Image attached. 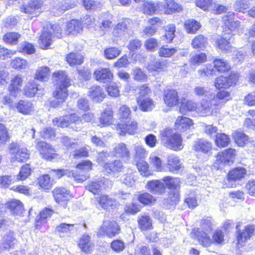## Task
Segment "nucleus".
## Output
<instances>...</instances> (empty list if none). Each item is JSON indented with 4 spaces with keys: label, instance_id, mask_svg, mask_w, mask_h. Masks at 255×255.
Here are the masks:
<instances>
[{
    "label": "nucleus",
    "instance_id": "obj_1",
    "mask_svg": "<svg viewBox=\"0 0 255 255\" xmlns=\"http://www.w3.org/2000/svg\"><path fill=\"white\" fill-rule=\"evenodd\" d=\"M53 78L56 86V90L53 92L55 99L50 102V105L52 107H58L65 102L67 97V88L70 85V79L68 75L62 71L54 72Z\"/></svg>",
    "mask_w": 255,
    "mask_h": 255
},
{
    "label": "nucleus",
    "instance_id": "obj_2",
    "mask_svg": "<svg viewBox=\"0 0 255 255\" xmlns=\"http://www.w3.org/2000/svg\"><path fill=\"white\" fill-rule=\"evenodd\" d=\"M92 162L89 160H83L76 166L77 171H73L69 170L52 169L50 171L51 176L59 179L64 175L72 177L78 182H83L89 177L88 171L92 169Z\"/></svg>",
    "mask_w": 255,
    "mask_h": 255
},
{
    "label": "nucleus",
    "instance_id": "obj_3",
    "mask_svg": "<svg viewBox=\"0 0 255 255\" xmlns=\"http://www.w3.org/2000/svg\"><path fill=\"white\" fill-rule=\"evenodd\" d=\"M230 96L229 93L223 90L219 92L216 95L212 93L209 95L208 99L202 102V105L198 108L199 112L202 115H211L217 112L218 106L222 104L223 100H228Z\"/></svg>",
    "mask_w": 255,
    "mask_h": 255
},
{
    "label": "nucleus",
    "instance_id": "obj_4",
    "mask_svg": "<svg viewBox=\"0 0 255 255\" xmlns=\"http://www.w3.org/2000/svg\"><path fill=\"white\" fill-rule=\"evenodd\" d=\"M200 228L193 230L191 235L192 238L197 239L202 246H210L212 244V240L208 236V232H210L212 230V218L207 217L202 219L200 221Z\"/></svg>",
    "mask_w": 255,
    "mask_h": 255
},
{
    "label": "nucleus",
    "instance_id": "obj_5",
    "mask_svg": "<svg viewBox=\"0 0 255 255\" xmlns=\"http://www.w3.org/2000/svg\"><path fill=\"white\" fill-rule=\"evenodd\" d=\"M161 142L167 147L174 150H179L183 148L182 138L172 129L166 128L160 132Z\"/></svg>",
    "mask_w": 255,
    "mask_h": 255
},
{
    "label": "nucleus",
    "instance_id": "obj_6",
    "mask_svg": "<svg viewBox=\"0 0 255 255\" xmlns=\"http://www.w3.org/2000/svg\"><path fill=\"white\" fill-rule=\"evenodd\" d=\"M162 181L164 185L170 190L168 198L170 203H176L179 199V190L180 189V180L178 178L166 176L162 178Z\"/></svg>",
    "mask_w": 255,
    "mask_h": 255
},
{
    "label": "nucleus",
    "instance_id": "obj_7",
    "mask_svg": "<svg viewBox=\"0 0 255 255\" xmlns=\"http://www.w3.org/2000/svg\"><path fill=\"white\" fill-rule=\"evenodd\" d=\"M8 151L11 154V161L14 162H24L29 158V153L27 148L21 147L20 145L15 142H11L8 145Z\"/></svg>",
    "mask_w": 255,
    "mask_h": 255
},
{
    "label": "nucleus",
    "instance_id": "obj_8",
    "mask_svg": "<svg viewBox=\"0 0 255 255\" xmlns=\"http://www.w3.org/2000/svg\"><path fill=\"white\" fill-rule=\"evenodd\" d=\"M16 243L14 233L8 231L3 236L0 241V253H6L13 249Z\"/></svg>",
    "mask_w": 255,
    "mask_h": 255
},
{
    "label": "nucleus",
    "instance_id": "obj_9",
    "mask_svg": "<svg viewBox=\"0 0 255 255\" xmlns=\"http://www.w3.org/2000/svg\"><path fill=\"white\" fill-rule=\"evenodd\" d=\"M119 230L120 227L116 222L105 220L97 234L98 236L107 235L109 237H112L118 234Z\"/></svg>",
    "mask_w": 255,
    "mask_h": 255
},
{
    "label": "nucleus",
    "instance_id": "obj_10",
    "mask_svg": "<svg viewBox=\"0 0 255 255\" xmlns=\"http://www.w3.org/2000/svg\"><path fill=\"white\" fill-rule=\"evenodd\" d=\"M78 121V116L76 114H71L64 117L56 118L53 120V123L55 126L61 128L70 126L72 128H76L74 125H76V121Z\"/></svg>",
    "mask_w": 255,
    "mask_h": 255
},
{
    "label": "nucleus",
    "instance_id": "obj_11",
    "mask_svg": "<svg viewBox=\"0 0 255 255\" xmlns=\"http://www.w3.org/2000/svg\"><path fill=\"white\" fill-rule=\"evenodd\" d=\"M36 148L40 152L42 157L46 159L51 160L56 156L55 150L50 144L44 141H37Z\"/></svg>",
    "mask_w": 255,
    "mask_h": 255
},
{
    "label": "nucleus",
    "instance_id": "obj_12",
    "mask_svg": "<svg viewBox=\"0 0 255 255\" xmlns=\"http://www.w3.org/2000/svg\"><path fill=\"white\" fill-rule=\"evenodd\" d=\"M137 123L133 120H129L119 123L117 128L120 131L121 135L125 134L128 133L129 134H133L137 129Z\"/></svg>",
    "mask_w": 255,
    "mask_h": 255
},
{
    "label": "nucleus",
    "instance_id": "obj_13",
    "mask_svg": "<svg viewBox=\"0 0 255 255\" xmlns=\"http://www.w3.org/2000/svg\"><path fill=\"white\" fill-rule=\"evenodd\" d=\"M236 150L232 148H229L219 153L217 156V162L224 164H230L232 163L236 155Z\"/></svg>",
    "mask_w": 255,
    "mask_h": 255
},
{
    "label": "nucleus",
    "instance_id": "obj_14",
    "mask_svg": "<svg viewBox=\"0 0 255 255\" xmlns=\"http://www.w3.org/2000/svg\"><path fill=\"white\" fill-rule=\"evenodd\" d=\"M163 100L165 104L170 107L176 106L179 103L178 93L174 90H165L163 93Z\"/></svg>",
    "mask_w": 255,
    "mask_h": 255
},
{
    "label": "nucleus",
    "instance_id": "obj_15",
    "mask_svg": "<svg viewBox=\"0 0 255 255\" xmlns=\"http://www.w3.org/2000/svg\"><path fill=\"white\" fill-rule=\"evenodd\" d=\"M88 95L96 103L102 102L106 97V94L103 88L98 85H94L89 88Z\"/></svg>",
    "mask_w": 255,
    "mask_h": 255
},
{
    "label": "nucleus",
    "instance_id": "obj_16",
    "mask_svg": "<svg viewBox=\"0 0 255 255\" xmlns=\"http://www.w3.org/2000/svg\"><path fill=\"white\" fill-rule=\"evenodd\" d=\"M202 105V102L197 106L196 104L192 101H189L185 98H182L181 105L179 107V111L181 114H186L188 111H196L201 116H207L202 115L198 112V108Z\"/></svg>",
    "mask_w": 255,
    "mask_h": 255
},
{
    "label": "nucleus",
    "instance_id": "obj_17",
    "mask_svg": "<svg viewBox=\"0 0 255 255\" xmlns=\"http://www.w3.org/2000/svg\"><path fill=\"white\" fill-rule=\"evenodd\" d=\"M94 77L96 80L106 83L112 80L113 75L109 69L102 68L95 71Z\"/></svg>",
    "mask_w": 255,
    "mask_h": 255
},
{
    "label": "nucleus",
    "instance_id": "obj_18",
    "mask_svg": "<svg viewBox=\"0 0 255 255\" xmlns=\"http://www.w3.org/2000/svg\"><path fill=\"white\" fill-rule=\"evenodd\" d=\"M239 227L240 223L236 226V229L238 230L237 240L239 244H242L251 238L254 234L255 229L254 226L249 225L245 227L244 231L241 232L238 230Z\"/></svg>",
    "mask_w": 255,
    "mask_h": 255
},
{
    "label": "nucleus",
    "instance_id": "obj_19",
    "mask_svg": "<svg viewBox=\"0 0 255 255\" xmlns=\"http://www.w3.org/2000/svg\"><path fill=\"white\" fill-rule=\"evenodd\" d=\"M146 186L147 189L153 194L160 195L165 192V185L162 181L161 180H151L147 183Z\"/></svg>",
    "mask_w": 255,
    "mask_h": 255
},
{
    "label": "nucleus",
    "instance_id": "obj_20",
    "mask_svg": "<svg viewBox=\"0 0 255 255\" xmlns=\"http://www.w3.org/2000/svg\"><path fill=\"white\" fill-rule=\"evenodd\" d=\"M224 24L229 30L235 31L240 26V21L234 18L233 12H230L223 17Z\"/></svg>",
    "mask_w": 255,
    "mask_h": 255
},
{
    "label": "nucleus",
    "instance_id": "obj_21",
    "mask_svg": "<svg viewBox=\"0 0 255 255\" xmlns=\"http://www.w3.org/2000/svg\"><path fill=\"white\" fill-rule=\"evenodd\" d=\"M53 41L51 31L49 28H44L39 40V46L42 49L48 47Z\"/></svg>",
    "mask_w": 255,
    "mask_h": 255
},
{
    "label": "nucleus",
    "instance_id": "obj_22",
    "mask_svg": "<svg viewBox=\"0 0 255 255\" xmlns=\"http://www.w3.org/2000/svg\"><path fill=\"white\" fill-rule=\"evenodd\" d=\"M83 27L81 22L79 20L72 19L66 24V28L65 29L64 34H76L82 31Z\"/></svg>",
    "mask_w": 255,
    "mask_h": 255
},
{
    "label": "nucleus",
    "instance_id": "obj_23",
    "mask_svg": "<svg viewBox=\"0 0 255 255\" xmlns=\"http://www.w3.org/2000/svg\"><path fill=\"white\" fill-rule=\"evenodd\" d=\"M97 201L100 206L105 210H109L117 206L116 200L107 195H102L96 198Z\"/></svg>",
    "mask_w": 255,
    "mask_h": 255
},
{
    "label": "nucleus",
    "instance_id": "obj_24",
    "mask_svg": "<svg viewBox=\"0 0 255 255\" xmlns=\"http://www.w3.org/2000/svg\"><path fill=\"white\" fill-rule=\"evenodd\" d=\"M212 143L209 141L199 138L195 141L193 145V149L196 151L207 153L212 149Z\"/></svg>",
    "mask_w": 255,
    "mask_h": 255
},
{
    "label": "nucleus",
    "instance_id": "obj_25",
    "mask_svg": "<svg viewBox=\"0 0 255 255\" xmlns=\"http://www.w3.org/2000/svg\"><path fill=\"white\" fill-rule=\"evenodd\" d=\"M232 42L231 36L228 37L225 34L217 40V46L220 49L229 52L233 51L234 48L232 47L231 42Z\"/></svg>",
    "mask_w": 255,
    "mask_h": 255
},
{
    "label": "nucleus",
    "instance_id": "obj_26",
    "mask_svg": "<svg viewBox=\"0 0 255 255\" xmlns=\"http://www.w3.org/2000/svg\"><path fill=\"white\" fill-rule=\"evenodd\" d=\"M52 192L56 202L58 203L67 201L70 198L69 191L64 188H56Z\"/></svg>",
    "mask_w": 255,
    "mask_h": 255
},
{
    "label": "nucleus",
    "instance_id": "obj_27",
    "mask_svg": "<svg viewBox=\"0 0 255 255\" xmlns=\"http://www.w3.org/2000/svg\"><path fill=\"white\" fill-rule=\"evenodd\" d=\"M193 125L190 119L185 117H178L175 123L176 128L180 131H185Z\"/></svg>",
    "mask_w": 255,
    "mask_h": 255
},
{
    "label": "nucleus",
    "instance_id": "obj_28",
    "mask_svg": "<svg viewBox=\"0 0 255 255\" xmlns=\"http://www.w3.org/2000/svg\"><path fill=\"white\" fill-rule=\"evenodd\" d=\"M42 4L41 0H33L28 4H23L21 7V11L25 13L33 14L41 8Z\"/></svg>",
    "mask_w": 255,
    "mask_h": 255
},
{
    "label": "nucleus",
    "instance_id": "obj_29",
    "mask_svg": "<svg viewBox=\"0 0 255 255\" xmlns=\"http://www.w3.org/2000/svg\"><path fill=\"white\" fill-rule=\"evenodd\" d=\"M208 44V39L204 35L199 34L195 36L191 41V45L194 49L203 50Z\"/></svg>",
    "mask_w": 255,
    "mask_h": 255
},
{
    "label": "nucleus",
    "instance_id": "obj_30",
    "mask_svg": "<svg viewBox=\"0 0 255 255\" xmlns=\"http://www.w3.org/2000/svg\"><path fill=\"white\" fill-rule=\"evenodd\" d=\"M123 165L122 162L119 160H116L114 161L108 162L104 163L103 168L108 173L119 172L123 169Z\"/></svg>",
    "mask_w": 255,
    "mask_h": 255
},
{
    "label": "nucleus",
    "instance_id": "obj_31",
    "mask_svg": "<svg viewBox=\"0 0 255 255\" xmlns=\"http://www.w3.org/2000/svg\"><path fill=\"white\" fill-rule=\"evenodd\" d=\"M167 165L171 172L179 170L181 167V163L179 157L174 154H170L168 156Z\"/></svg>",
    "mask_w": 255,
    "mask_h": 255
},
{
    "label": "nucleus",
    "instance_id": "obj_32",
    "mask_svg": "<svg viewBox=\"0 0 255 255\" xmlns=\"http://www.w3.org/2000/svg\"><path fill=\"white\" fill-rule=\"evenodd\" d=\"M161 7H163L164 12L166 14H171L175 11H180L181 7L173 0H165L164 2L161 3Z\"/></svg>",
    "mask_w": 255,
    "mask_h": 255
},
{
    "label": "nucleus",
    "instance_id": "obj_33",
    "mask_svg": "<svg viewBox=\"0 0 255 255\" xmlns=\"http://www.w3.org/2000/svg\"><path fill=\"white\" fill-rule=\"evenodd\" d=\"M18 111L23 115H29L33 111V105L28 101H20L16 105Z\"/></svg>",
    "mask_w": 255,
    "mask_h": 255
},
{
    "label": "nucleus",
    "instance_id": "obj_34",
    "mask_svg": "<svg viewBox=\"0 0 255 255\" xmlns=\"http://www.w3.org/2000/svg\"><path fill=\"white\" fill-rule=\"evenodd\" d=\"M161 3H155L152 1H146L142 6V11L145 14L152 15L154 14L161 7Z\"/></svg>",
    "mask_w": 255,
    "mask_h": 255
},
{
    "label": "nucleus",
    "instance_id": "obj_35",
    "mask_svg": "<svg viewBox=\"0 0 255 255\" xmlns=\"http://www.w3.org/2000/svg\"><path fill=\"white\" fill-rule=\"evenodd\" d=\"M131 20L129 19L125 18L121 22H119L114 29V34L119 36L122 35L124 32L129 26Z\"/></svg>",
    "mask_w": 255,
    "mask_h": 255
},
{
    "label": "nucleus",
    "instance_id": "obj_36",
    "mask_svg": "<svg viewBox=\"0 0 255 255\" xmlns=\"http://www.w3.org/2000/svg\"><path fill=\"white\" fill-rule=\"evenodd\" d=\"M54 213V211L49 208H45L41 211L35 219L36 226H40L46 222V219L50 218Z\"/></svg>",
    "mask_w": 255,
    "mask_h": 255
},
{
    "label": "nucleus",
    "instance_id": "obj_37",
    "mask_svg": "<svg viewBox=\"0 0 255 255\" xmlns=\"http://www.w3.org/2000/svg\"><path fill=\"white\" fill-rule=\"evenodd\" d=\"M78 245L82 251L86 253H90L92 250V243L90 237L87 235H83L79 242Z\"/></svg>",
    "mask_w": 255,
    "mask_h": 255
},
{
    "label": "nucleus",
    "instance_id": "obj_38",
    "mask_svg": "<svg viewBox=\"0 0 255 255\" xmlns=\"http://www.w3.org/2000/svg\"><path fill=\"white\" fill-rule=\"evenodd\" d=\"M134 159L135 162L144 160L147 152L145 148L141 145L135 144L133 147Z\"/></svg>",
    "mask_w": 255,
    "mask_h": 255
},
{
    "label": "nucleus",
    "instance_id": "obj_39",
    "mask_svg": "<svg viewBox=\"0 0 255 255\" xmlns=\"http://www.w3.org/2000/svg\"><path fill=\"white\" fill-rule=\"evenodd\" d=\"M66 61L70 66L81 64L83 62V57L79 53L71 52L67 54Z\"/></svg>",
    "mask_w": 255,
    "mask_h": 255
},
{
    "label": "nucleus",
    "instance_id": "obj_40",
    "mask_svg": "<svg viewBox=\"0 0 255 255\" xmlns=\"http://www.w3.org/2000/svg\"><path fill=\"white\" fill-rule=\"evenodd\" d=\"M114 154L119 157L128 158L130 153L127 148L126 145L124 143L116 144L114 148Z\"/></svg>",
    "mask_w": 255,
    "mask_h": 255
},
{
    "label": "nucleus",
    "instance_id": "obj_41",
    "mask_svg": "<svg viewBox=\"0 0 255 255\" xmlns=\"http://www.w3.org/2000/svg\"><path fill=\"white\" fill-rule=\"evenodd\" d=\"M137 102L140 109L143 112H147L152 110L154 107V102L150 98L142 99L137 98Z\"/></svg>",
    "mask_w": 255,
    "mask_h": 255
},
{
    "label": "nucleus",
    "instance_id": "obj_42",
    "mask_svg": "<svg viewBox=\"0 0 255 255\" xmlns=\"http://www.w3.org/2000/svg\"><path fill=\"white\" fill-rule=\"evenodd\" d=\"M184 27L187 33L194 34L200 28L201 24L197 21L190 19L185 21Z\"/></svg>",
    "mask_w": 255,
    "mask_h": 255
},
{
    "label": "nucleus",
    "instance_id": "obj_43",
    "mask_svg": "<svg viewBox=\"0 0 255 255\" xmlns=\"http://www.w3.org/2000/svg\"><path fill=\"white\" fill-rule=\"evenodd\" d=\"M113 111L111 110H105L100 118V124L102 127L110 125L113 123Z\"/></svg>",
    "mask_w": 255,
    "mask_h": 255
},
{
    "label": "nucleus",
    "instance_id": "obj_44",
    "mask_svg": "<svg viewBox=\"0 0 255 255\" xmlns=\"http://www.w3.org/2000/svg\"><path fill=\"white\" fill-rule=\"evenodd\" d=\"M23 79L19 76H15L11 81L8 90L10 94L15 96V93L18 91L22 85Z\"/></svg>",
    "mask_w": 255,
    "mask_h": 255
},
{
    "label": "nucleus",
    "instance_id": "obj_45",
    "mask_svg": "<svg viewBox=\"0 0 255 255\" xmlns=\"http://www.w3.org/2000/svg\"><path fill=\"white\" fill-rule=\"evenodd\" d=\"M37 91V84L34 80L28 82L24 88V94L28 97H34Z\"/></svg>",
    "mask_w": 255,
    "mask_h": 255
},
{
    "label": "nucleus",
    "instance_id": "obj_46",
    "mask_svg": "<svg viewBox=\"0 0 255 255\" xmlns=\"http://www.w3.org/2000/svg\"><path fill=\"white\" fill-rule=\"evenodd\" d=\"M215 143L219 147L227 146L230 142V138L229 135L223 133L216 134Z\"/></svg>",
    "mask_w": 255,
    "mask_h": 255
},
{
    "label": "nucleus",
    "instance_id": "obj_47",
    "mask_svg": "<svg viewBox=\"0 0 255 255\" xmlns=\"http://www.w3.org/2000/svg\"><path fill=\"white\" fill-rule=\"evenodd\" d=\"M175 25L169 24L165 27V33L161 37L162 39H166L167 43H171L175 36Z\"/></svg>",
    "mask_w": 255,
    "mask_h": 255
},
{
    "label": "nucleus",
    "instance_id": "obj_48",
    "mask_svg": "<svg viewBox=\"0 0 255 255\" xmlns=\"http://www.w3.org/2000/svg\"><path fill=\"white\" fill-rule=\"evenodd\" d=\"M246 173V170L244 168L238 167L230 171L228 178L231 180H240L244 177Z\"/></svg>",
    "mask_w": 255,
    "mask_h": 255
},
{
    "label": "nucleus",
    "instance_id": "obj_49",
    "mask_svg": "<svg viewBox=\"0 0 255 255\" xmlns=\"http://www.w3.org/2000/svg\"><path fill=\"white\" fill-rule=\"evenodd\" d=\"M138 223L142 230H149L152 228V220L147 215H144L138 217Z\"/></svg>",
    "mask_w": 255,
    "mask_h": 255
},
{
    "label": "nucleus",
    "instance_id": "obj_50",
    "mask_svg": "<svg viewBox=\"0 0 255 255\" xmlns=\"http://www.w3.org/2000/svg\"><path fill=\"white\" fill-rule=\"evenodd\" d=\"M74 224L61 223L56 227V231L61 236L67 235L71 231H73L74 227Z\"/></svg>",
    "mask_w": 255,
    "mask_h": 255
},
{
    "label": "nucleus",
    "instance_id": "obj_51",
    "mask_svg": "<svg viewBox=\"0 0 255 255\" xmlns=\"http://www.w3.org/2000/svg\"><path fill=\"white\" fill-rule=\"evenodd\" d=\"M50 70L46 66L39 67L36 70L35 78L41 81H46L49 77Z\"/></svg>",
    "mask_w": 255,
    "mask_h": 255
},
{
    "label": "nucleus",
    "instance_id": "obj_52",
    "mask_svg": "<svg viewBox=\"0 0 255 255\" xmlns=\"http://www.w3.org/2000/svg\"><path fill=\"white\" fill-rule=\"evenodd\" d=\"M131 111L130 108L127 105H124L120 107L118 111V116L121 123L131 120L129 118Z\"/></svg>",
    "mask_w": 255,
    "mask_h": 255
},
{
    "label": "nucleus",
    "instance_id": "obj_53",
    "mask_svg": "<svg viewBox=\"0 0 255 255\" xmlns=\"http://www.w3.org/2000/svg\"><path fill=\"white\" fill-rule=\"evenodd\" d=\"M8 208L13 214L16 215L21 214L23 210L22 203L17 200H13L8 203Z\"/></svg>",
    "mask_w": 255,
    "mask_h": 255
},
{
    "label": "nucleus",
    "instance_id": "obj_54",
    "mask_svg": "<svg viewBox=\"0 0 255 255\" xmlns=\"http://www.w3.org/2000/svg\"><path fill=\"white\" fill-rule=\"evenodd\" d=\"M21 35L17 32H7L3 37V41L7 43L15 45L17 44Z\"/></svg>",
    "mask_w": 255,
    "mask_h": 255
},
{
    "label": "nucleus",
    "instance_id": "obj_55",
    "mask_svg": "<svg viewBox=\"0 0 255 255\" xmlns=\"http://www.w3.org/2000/svg\"><path fill=\"white\" fill-rule=\"evenodd\" d=\"M193 91L195 95L198 97L205 96V99L203 100L201 102L207 100H210V99H208L209 95L212 94V92H210V89L208 87L201 86H196L194 88Z\"/></svg>",
    "mask_w": 255,
    "mask_h": 255
},
{
    "label": "nucleus",
    "instance_id": "obj_56",
    "mask_svg": "<svg viewBox=\"0 0 255 255\" xmlns=\"http://www.w3.org/2000/svg\"><path fill=\"white\" fill-rule=\"evenodd\" d=\"M136 165L139 172L142 176L147 177L151 174L149 165L144 160L136 161Z\"/></svg>",
    "mask_w": 255,
    "mask_h": 255
},
{
    "label": "nucleus",
    "instance_id": "obj_57",
    "mask_svg": "<svg viewBox=\"0 0 255 255\" xmlns=\"http://www.w3.org/2000/svg\"><path fill=\"white\" fill-rule=\"evenodd\" d=\"M233 136L235 141L239 146H244L249 139L248 135L242 132L236 131L233 134Z\"/></svg>",
    "mask_w": 255,
    "mask_h": 255
},
{
    "label": "nucleus",
    "instance_id": "obj_58",
    "mask_svg": "<svg viewBox=\"0 0 255 255\" xmlns=\"http://www.w3.org/2000/svg\"><path fill=\"white\" fill-rule=\"evenodd\" d=\"M215 68L220 72H225L230 69V66L226 61L221 59H215L214 61Z\"/></svg>",
    "mask_w": 255,
    "mask_h": 255
},
{
    "label": "nucleus",
    "instance_id": "obj_59",
    "mask_svg": "<svg viewBox=\"0 0 255 255\" xmlns=\"http://www.w3.org/2000/svg\"><path fill=\"white\" fill-rule=\"evenodd\" d=\"M38 184L39 186L44 190L49 189L52 185V182L48 174H45L38 178Z\"/></svg>",
    "mask_w": 255,
    "mask_h": 255
},
{
    "label": "nucleus",
    "instance_id": "obj_60",
    "mask_svg": "<svg viewBox=\"0 0 255 255\" xmlns=\"http://www.w3.org/2000/svg\"><path fill=\"white\" fill-rule=\"evenodd\" d=\"M250 5L249 0H238L234 4V8L236 11L244 12Z\"/></svg>",
    "mask_w": 255,
    "mask_h": 255
},
{
    "label": "nucleus",
    "instance_id": "obj_61",
    "mask_svg": "<svg viewBox=\"0 0 255 255\" xmlns=\"http://www.w3.org/2000/svg\"><path fill=\"white\" fill-rule=\"evenodd\" d=\"M31 168L30 165L25 164L23 165L17 175V179L18 180H24L27 178L31 174Z\"/></svg>",
    "mask_w": 255,
    "mask_h": 255
},
{
    "label": "nucleus",
    "instance_id": "obj_62",
    "mask_svg": "<svg viewBox=\"0 0 255 255\" xmlns=\"http://www.w3.org/2000/svg\"><path fill=\"white\" fill-rule=\"evenodd\" d=\"M94 118V114L91 113H87L83 115L81 117H78V121H76V125L78 127H76L75 130H78L81 128V125L85 122H90Z\"/></svg>",
    "mask_w": 255,
    "mask_h": 255
},
{
    "label": "nucleus",
    "instance_id": "obj_63",
    "mask_svg": "<svg viewBox=\"0 0 255 255\" xmlns=\"http://www.w3.org/2000/svg\"><path fill=\"white\" fill-rule=\"evenodd\" d=\"M207 61V55L204 53H200L193 56L190 60V64L193 65H200Z\"/></svg>",
    "mask_w": 255,
    "mask_h": 255
},
{
    "label": "nucleus",
    "instance_id": "obj_64",
    "mask_svg": "<svg viewBox=\"0 0 255 255\" xmlns=\"http://www.w3.org/2000/svg\"><path fill=\"white\" fill-rule=\"evenodd\" d=\"M177 49L175 48H166L164 46L161 47L158 50L159 56L164 57H170L177 52Z\"/></svg>",
    "mask_w": 255,
    "mask_h": 255
}]
</instances>
